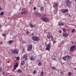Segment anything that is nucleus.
<instances>
[{"instance_id":"nucleus-45","label":"nucleus","mask_w":76,"mask_h":76,"mask_svg":"<svg viewBox=\"0 0 76 76\" xmlns=\"http://www.w3.org/2000/svg\"><path fill=\"white\" fill-rule=\"evenodd\" d=\"M32 35H34V33H32Z\"/></svg>"},{"instance_id":"nucleus-14","label":"nucleus","mask_w":76,"mask_h":76,"mask_svg":"<svg viewBox=\"0 0 76 76\" xmlns=\"http://www.w3.org/2000/svg\"><path fill=\"white\" fill-rule=\"evenodd\" d=\"M38 66H41V65H42V64H41V62L39 61H38Z\"/></svg>"},{"instance_id":"nucleus-35","label":"nucleus","mask_w":76,"mask_h":76,"mask_svg":"<svg viewBox=\"0 0 76 76\" xmlns=\"http://www.w3.org/2000/svg\"><path fill=\"white\" fill-rule=\"evenodd\" d=\"M75 31V29H73L72 30V32L73 33V32H74V31Z\"/></svg>"},{"instance_id":"nucleus-32","label":"nucleus","mask_w":76,"mask_h":76,"mask_svg":"<svg viewBox=\"0 0 76 76\" xmlns=\"http://www.w3.org/2000/svg\"><path fill=\"white\" fill-rule=\"evenodd\" d=\"M33 73L34 74H35V73H36V71H35V70L34 71Z\"/></svg>"},{"instance_id":"nucleus-52","label":"nucleus","mask_w":76,"mask_h":76,"mask_svg":"<svg viewBox=\"0 0 76 76\" xmlns=\"http://www.w3.org/2000/svg\"><path fill=\"white\" fill-rule=\"evenodd\" d=\"M10 76H12V75H10Z\"/></svg>"},{"instance_id":"nucleus-21","label":"nucleus","mask_w":76,"mask_h":76,"mask_svg":"<svg viewBox=\"0 0 76 76\" xmlns=\"http://www.w3.org/2000/svg\"><path fill=\"white\" fill-rule=\"evenodd\" d=\"M44 10V7H40V10L41 11H42Z\"/></svg>"},{"instance_id":"nucleus-29","label":"nucleus","mask_w":76,"mask_h":76,"mask_svg":"<svg viewBox=\"0 0 76 76\" xmlns=\"http://www.w3.org/2000/svg\"><path fill=\"white\" fill-rule=\"evenodd\" d=\"M52 69H53V70H56V67H52Z\"/></svg>"},{"instance_id":"nucleus-7","label":"nucleus","mask_w":76,"mask_h":76,"mask_svg":"<svg viewBox=\"0 0 76 76\" xmlns=\"http://www.w3.org/2000/svg\"><path fill=\"white\" fill-rule=\"evenodd\" d=\"M35 57L33 55L30 56V60H32V61H34L35 60Z\"/></svg>"},{"instance_id":"nucleus-43","label":"nucleus","mask_w":76,"mask_h":76,"mask_svg":"<svg viewBox=\"0 0 76 76\" xmlns=\"http://www.w3.org/2000/svg\"><path fill=\"white\" fill-rule=\"evenodd\" d=\"M2 9L1 8V6H0V11Z\"/></svg>"},{"instance_id":"nucleus-39","label":"nucleus","mask_w":76,"mask_h":76,"mask_svg":"<svg viewBox=\"0 0 76 76\" xmlns=\"http://www.w3.org/2000/svg\"><path fill=\"white\" fill-rule=\"evenodd\" d=\"M38 7H41V5H39V4L38 5Z\"/></svg>"},{"instance_id":"nucleus-38","label":"nucleus","mask_w":76,"mask_h":76,"mask_svg":"<svg viewBox=\"0 0 76 76\" xmlns=\"http://www.w3.org/2000/svg\"><path fill=\"white\" fill-rule=\"evenodd\" d=\"M53 43H54L55 44V43H56V41H53Z\"/></svg>"},{"instance_id":"nucleus-42","label":"nucleus","mask_w":76,"mask_h":76,"mask_svg":"<svg viewBox=\"0 0 76 76\" xmlns=\"http://www.w3.org/2000/svg\"><path fill=\"white\" fill-rule=\"evenodd\" d=\"M59 33H61V30H60L59 31Z\"/></svg>"},{"instance_id":"nucleus-27","label":"nucleus","mask_w":76,"mask_h":76,"mask_svg":"<svg viewBox=\"0 0 76 76\" xmlns=\"http://www.w3.org/2000/svg\"><path fill=\"white\" fill-rule=\"evenodd\" d=\"M68 75H69V76H71V75H72V72H68Z\"/></svg>"},{"instance_id":"nucleus-40","label":"nucleus","mask_w":76,"mask_h":76,"mask_svg":"<svg viewBox=\"0 0 76 76\" xmlns=\"http://www.w3.org/2000/svg\"><path fill=\"white\" fill-rule=\"evenodd\" d=\"M37 8H36V7H34V10H35Z\"/></svg>"},{"instance_id":"nucleus-49","label":"nucleus","mask_w":76,"mask_h":76,"mask_svg":"<svg viewBox=\"0 0 76 76\" xmlns=\"http://www.w3.org/2000/svg\"><path fill=\"white\" fill-rule=\"evenodd\" d=\"M53 38V37H51V38Z\"/></svg>"},{"instance_id":"nucleus-1","label":"nucleus","mask_w":76,"mask_h":76,"mask_svg":"<svg viewBox=\"0 0 76 76\" xmlns=\"http://www.w3.org/2000/svg\"><path fill=\"white\" fill-rule=\"evenodd\" d=\"M71 57L70 56H65L62 57V59L64 61H67L68 60H70Z\"/></svg>"},{"instance_id":"nucleus-36","label":"nucleus","mask_w":76,"mask_h":76,"mask_svg":"<svg viewBox=\"0 0 76 76\" xmlns=\"http://www.w3.org/2000/svg\"><path fill=\"white\" fill-rule=\"evenodd\" d=\"M2 35L4 37H6V35L4 34H2Z\"/></svg>"},{"instance_id":"nucleus-16","label":"nucleus","mask_w":76,"mask_h":76,"mask_svg":"<svg viewBox=\"0 0 76 76\" xmlns=\"http://www.w3.org/2000/svg\"><path fill=\"white\" fill-rule=\"evenodd\" d=\"M58 25L59 26H63L64 25V24L61 22H60L58 23Z\"/></svg>"},{"instance_id":"nucleus-47","label":"nucleus","mask_w":76,"mask_h":76,"mask_svg":"<svg viewBox=\"0 0 76 76\" xmlns=\"http://www.w3.org/2000/svg\"><path fill=\"white\" fill-rule=\"evenodd\" d=\"M73 43H74V42H72V44H73Z\"/></svg>"},{"instance_id":"nucleus-31","label":"nucleus","mask_w":76,"mask_h":76,"mask_svg":"<svg viewBox=\"0 0 76 76\" xmlns=\"http://www.w3.org/2000/svg\"><path fill=\"white\" fill-rule=\"evenodd\" d=\"M2 71V68L1 67H0V72H1Z\"/></svg>"},{"instance_id":"nucleus-8","label":"nucleus","mask_w":76,"mask_h":76,"mask_svg":"<svg viewBox=\"0 0 76 76\" xmlns=\"http://www.w3.org/2000/svg\"><path fill=\"white\" fill-rule=\"evenodd\" d=\"M61 12L63 13H65L66 12H69V10L67 9H65L64 10H61Z\"/></svg>"},{"instance_id":"nucleus-2","label":"nucleus","mask_w":76,"mask_h":76,"mask_svg":"<svg viewBox=\"0 0 76 76\" xmlns=\"http://www.w3.org/2000/svg\"><path fill=\"white\" fill-rule=\"evenodd\" d=\"M32 39L34 41H38L39 40V38L38 37L34 36L33 37Z\"/></svg>"},{"instance_id":"nucleus-20","label":"nucleus","mask_w":76,"mask_h":76,"mask_svg":"<svg viewBox=\"0 0 76 76\" xmlns=\"http://www.w3.org/2000/svg\"><path fill=\"white\" fill-rule=\"evenodd\" d=\"M57 6H58L57 4L56 3L54 4L53 5V7H57Z\"/></svg>"},{"instance_id":"nucleus-12","label":"nucleus","mask_w":76,"mask_h":76,"mask_svg":"<svg viewBox=\"0 0 76 76\" xmlns=\"http://www.w3.org/2000/svg\"><path fill=\"white\" fill-rule=\"evenodd\" d=\"M58 10V8H55V10H54V13L56 14L57 13V11Z\"/></svg>"},{"instance_id":"nucleus-50","label":"nucleus","mask_w":76,"mask_h":76,"mask_svg":"<svg viewBox=\"0 0 76 76\" xmlns=\"http://www.w3.org/2000/svg\"><path fill=\"white\" fill-rule=\"evenodd\" d=\"M75 1L76 2V0H75Z\"/></svg>"},{"instance_id":"nucleus-44","label":"nucleus","mask_w":76,"mask_h":76,"mask_svg":"<svg viewBox=\"0 0 76 76\" xmlns=\"http://www.w3.org/2000/svg\"><path fill=\"white\" fill-rule=\"evenodd\" d=\"M16 65H17V66H18V63H16Z\"/></svg>"},{"instance_id":"nucleus-22","label":"nucleus","mask_w":76,"mask_h":76,"mask_svg":"<svg viewBox=\"0 0 76 76\" xmlns=\"http://www.w3.org/2000/svg\"><path fill=\"white\" fill-rule=\"evenodd\" d=\"M0 15L1 16H3V15H4V12H2L0 13Z\"/></svg>"},{"instance_id":"nucleus-24","label":"nucleus","mask_w":76,"mask_h":76,"mask_svg":"<svg viewBox=\"0 0 76 76\" xmlns=\"http://www.w3.org/2000/svg\"><path fill=\"white\" fill-rule=\"evenodd\" d=\"M40 76H44V72L43 71L42 72Z\"/></svg>"},{"instance_id":"nucleus-37","label":"nucleus","mask_w":76,"mask_h":76,"mask_svg":"<svg viewBox=\"0 0 76 76\" xmlns=\"http://www.w3.org/2000/svg\"><path fill=\"white\" fill-rule=\"evenodd\" d=\"M63 32H65L66 31V29L65 28H64L63 29Z\"/></svg>"},{"instance_id":"nucleus-25","label":"nucleus","mask_w":76,"mask_h":76,"mask_svg":"<svg viewBox=\"0 0 76 76\" xmlns=\"http://www.w3.org/2000/svg\"><path fill=\"white\" fill-rule=\"evenodd\" d=\"M12 42H13V41H12V40H9L8 42V43L9 44H11L12 43Z\"/></svg>"},{"instance_id":"nucleus-11","label":"nucleus","mask_w":76,"mask_h":76,"mask_svg":"<svg viewBox=\"0 0 76 76\" xmlns=\"http://www.w3.org/2000/svg\"><path fill=\"white\" fill-rule=\"evenodd\" d=\"M50 48V45H47L46 48V50H48Z\"/></svg>"},{"instance_id":"nucleus-46","label":"nucleus","mask_w":76,"mask_h":76,"mask_svg":"<svg viewBox=\"0 0 76 76\" xmlns=\"http://www.w3.org/2000/svg\"><path fill=\"white\" fill-rule=\"evenodd\" d=\"M54 60H56V58H53Z\"/></svg>"},{"instance_id":"nucleus-9","label":"nucleus","mask_w":76,"mask_h":76,"mask_svg":"<svg viewBox=\"0 0 76 76\" xmlns=\"http://www.w3.org/2000/svg\"><path fill=\"white\" fill-rule=\"evenodd\" d=\"M18 53H19L18 50H13L12 51V53H14V54H18Z\"/></svg>"},{"instance_id":"nucleus-18","label":"nucleus","mask_w":76,"mask_h":76,"mask_svg":"<svg viewBox=\"0 0 76 76\" xmlns=\"http://www.w3.org/2000/svg\"><path fill=\"white\" fill-rule=\"evenodd\" d=\"M28 11H27L21 13V14H28Z\"/></svg>"},{"instance_id":"nucleus-30","label":"nucleus","mask_w":76,"mask_h":76,"mask_svg":"<svg viewBox=\"0 0 76 76\" xmlns=\"http://www.w3.org/2000/svg\"><path fill=\"white\" fill-rule=\"evenodd\" d=\"M20 58H19V57H18L16 58V59L17 60H19Z\"/></svg>"},{"instance_id":"nucleus-3","label":"nucleus","mask_w":76,"mask_h":76,"mask_svg":"<svg viewBox=\"0 0 76 76\" xmlns=\"http://www.w3.org/2000/svg\"><path fill=\"white\" fill-rule=\"evenodd\" d=\"M66 6L68 7H70L71 4H72V2L69 0H68L66 1Z\"/></svg>"},{"instance_id":"nucleus-17","label":"nucleus","mask_w":76,"mask_h":76,"mask_svg":"<svg viewBox=\"0 0 76 76\" xmlns=\"http://www.w3.org/2000/svg\"><path fill=\"white\" fill-rule=\"evenodd\" d=\"M25 63V62L24 61H21V62L20 64L22 66L23 65V64H24Z\"/></svg>"},{"instance_id":"nucleus-6","label":"nucleus","mask_w":76,"mask_h":76,"mask_svg":"<svg viewBox=\"0 0 76 76\" xmlns=\"http://www.w3.org/2000/svg\"><path fill=\"white\" fill-rule=\"evenodd\" d=\"M32 45H29L28 47V48L27 49V51H31V50H32Z\"/></svg>"},{"instance_id":"nucleus-48","label":"nucleus","mask_w":76,"mask_h":76,"mask_svg":"<svg viewBox=\"0 0 76 76\" xmlns=\"http://www.w3.org/2000/svg\"><path fill=\"white\" fill-rule=\"evenodd\" d=\"M13 71H15V70H14V69H13Z\"/></svg>"},{"instance_id":"nucleus-15","label":"nucleus","mask_w":76,"mask_h":76,"mask_svg":"<svg viewBox=\"0 0 76 76\" xmlns=\"http://www.w3.org/2000/svg\"><path fill=\"white\" fill-rule=\"evenodd\" d=\"M63 36H64V37H68V36H69V35H68V34H66L65 33H64L63 34Z\"/></svg>"},{"instance_id":"nucleus-41","label":"nucleus","mask_w":76,"mask_h":76,"mask_svg":"<svg viewBox=\"0 0 76 76\" xmlns=\"http://www.w3.org/2000/svg\"><path fill=\"white\" fill-rule=\"evenodd\" d=\"M14 70H16V67L15 66H14Z\"/></svg>"},{"instance_id":"nucleus-28","label":"nucleus","mask_w":76,"mask_h":76,"mask_svg":"<svg viewBox=\"0 0 76 76\" xmlns=\"http://www.w3.org/2000/svg\"><path fill=\"white\" fill-rule=\"evenodd\" d=\"M60 74H61L62 75H64V73H63V72H60Z\"/></svg>"},{"instance_id":"nucleus-26","label":"nucleus","mask_w":76,"mask_h":76,"mask_svg":"<svg viewBox=\"0 0 76 76\" xmlns=\"http://www.w3.org/2000/svg\"><path fill=\"white\" fill-rule=\"evenodd\" d=\"M30 28H34V26L32 25V24H30Z\"/></svg>"},{"instance_id":"nucleus-34","label":"nucleus","mask_w":76,"mask_h":76,"mask_svg":"<svg viewBox=\"0 0 76 76\" xmlns=\"http://www.w3.org/2000/svg\"><path fill=\"white\" fill-rule=\"evenodd\" d=\"M26 33L27 34H29V32L27 31V32H26Z\"/></svg>"},{"instance_id":"nucleus-10","label":"nucleus","mask_w":76,"mask_h":76,"mask_svg":"<svg viewBox=\"0 0 76 76\" xmlns=\"http://www.w3.org/2000/svg\"><path fill=\"white\" fill-rule=\"evenodd\" d=\"M27 57L28 55L26 54L24 55V56H23V59L24 58V60L25 61H27V60H28V58H27Z\"/></svg>"},{"instance_id":"nucleus-4","label":"nucleus","mask_w":76,"mask_h":76,"mask_svg":"<svg viewBox=\"0 0 76 76\" xmlns=\"http://www.w3.org/2000/svg\"><path fill=\"white\" fill-rule=\"evenodd\" d=\"M76 49V46L75 45H73L71 46L70 48V51H73V50H75Z\"/></svg>"},{"instance_id":"nucleus-5","label":"nucleus","mask_w":76,"mask_h":76,"mask_svg":"<svg viewBox=\"0 0 76 76\" xmlns=\"http://www.w3.org/2000/svg\"><path fill=\"white\" fill-rule=\"evenodd\" d=\"M41 19L44 22H47L48 21V19L45 18L44 16H42L41 17Z\"/></svg>"},{"instance_id":"nucleus-19","label":"nucleus","mask_w":76,"mask_h":76,"mask_svg":"<svg viewBox=\"0 0 76 76\" xmlns=\"http://www.w3.org/2000/svg\"><path fill=\"white\" fill-rule=\"evenodd\" d=\"M18 73H21L22 72V70L20 69H19L18 70Z\"/></svg>"},{"instance_id":"nucleus-33","label":"nucleus","mask_w":76,"mask_h":76,"mask_svg":"<svg viewBox=\"0 0 76 76\" xmlns=\"http://www.w3.org/2000/svg\"><path fill=\"white\" fill-rule=\"evenodd\" d=\"M14 66L15 67H18V66L16 65H14Z\"/></svg>"},{"instance_id":"nucleus-51","label":"nucleus","mask_w":76,"mask_h":76,"mask_svg":"<svg viewBox=\"0 0 76 76\" xmlns=\"http://www.w3.org/2000/svg\"><path fill=\"white\" fill-rule=\"evenodd\" d=\"M3 74H4V72H3Z\"/></svg>"},{"instance_id":"nucleus-13","label":"nucleus","mask_w":76,"mask_h":76,"mask_svg":"<svg viewBox=\"0 0 76 76\" xmlns=\"http://www.w3.org/2000/svg\"><path fill=\"white\" fill-rule=\"evenodd\" d=\"M34 14L35 15H36V16H42V15L37 13L36 12L34 13Z\"/></svg>"},{"instance_id":"nucleus-23","label":"nucleus","mask_w":76,"mask_h":76,"mask_svg":"<svg viewBox=\"0 0 76 76\" xmlns=\"http://www.w3.org/2000/svg\"><path fill=\"white\" fill-rule=\"evenodd\" d=\"M47 38L48 39H50V34L47 35Z\"/></svg>"}]
</instances>
